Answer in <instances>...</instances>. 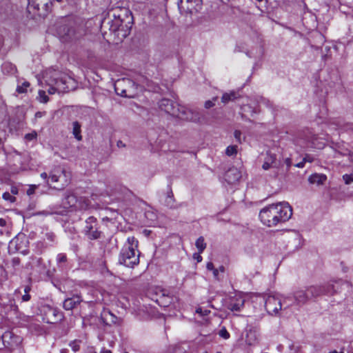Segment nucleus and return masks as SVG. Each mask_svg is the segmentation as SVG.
Segmentation results:
<instances>
[{
    "instance_id": "15",
    "label": "nucleus",
    "mask_w": 353,
    "mask_h": 353,
    "mask_svg": "<svg viewBox=\"0 0 353 353\" xmlns=\"http://www.w3.org/2000/svg\"><path fill=\"white\" fill-rule=\"evenodd\" d=\"M26 268L36 274H41L46 271V265L41 257L32 256L26 264Z\"/></svg>"
},
{
    "instance_id": "28",
    "label": "nucleus",
    "mask_w": 353,
    "mask_h": 353,
    "mask_svg": "<svg viewBox=\"0 0 353 353\" xmlns=\"http://www.w3.org/2000/svg\"><path fill=\"white\" fill-rule=\"evenodd\" d=\"M3 70H6L8 72L13 74L16 71V68L10 63H4L2 65Z\"/></svg>"
},
{
    "instance_id": "9",
    "label": "nucleus",
    "mask_w": 353,
    "mask_h": 353,
    "mask_svg": "<svg viewBox=\"0 0 353 353\" xmlns=\"http://www.w3.org/2000/svg\"><path fill=\"white\" fill-rule=\"evenodd\" d=\"M318 137L316 135L311 132L307 134H300L295 139V144L300 145L301 148H314L321 149L323 148L324 143L317 141Z\"/></svg>"
},
{
    "instance_id": "35",
    "label": "nucleus",
    "mask_w": 353,
    "mask_h": 353,
    "mask_svg": "<svg viewBox=\"0 0 353 353\" xmlns=\"http://www.w3.org/2000/svg\"><path fill=\"white\" fill-rule=\"evenodd\" d=\"M3 199L10 203H14L16 201V198L8 192L3 194Z\"/></svg>"
},
{
    "instance_id": "22",
    "label": "nucleus",
    "mask_w": 353,
    "mask_h": 353,
    "mask_svg": "<svg viewBox=\"0 0 353 353\" xmlns=\"http://www.w3.org/2000/svg\"><path fill=\"white\" fill-rule=\"evenodd\" d=\"M327 176L323 174H312L308 181L312 184L322 185L326 181Z\"/></svg>"
},
{
    "instance_id": "44",
    "label": "nucleus",
    "mask_w": 353,
    "mask_h": 353,
    "mask_svg": "<svg viewBox=\"0 0 353 353\" xmlns=\"http://www.w3.org/2000/svg\"><path fill=\"white\" fill-rule=\"evenodd\" d=\"M37 188V185H32L27 190V194L31 195L34 192L35 189Z\"/></svg>"
},
{
    "instance_id": "36",
    "label": "nucleus",
    "mask_w": 353,
    "mask_h": 353,
    "mask_svg": "<svg viewBox=\"0 0 353 353\" xmlns=\"http://www.w3.org/2000/svg\"><path fill=\"white\" fill-rule=\"evenodd\" d=\"M243 112H250L251 115H252L254 113H256V112L249 105H244L241 108Z\"/></svg>"
},
{
    "instance_id": "49",
    "label": "nucleus",
    "mask_w": 353,
    "mask_h": 353,
    "mask_svg": "<svg viewBox=\"0 0 353 353\" xmlns=\"http://www.w3.org/2000/svg\"><path fill=\"white\" fill-rule=\"evenodd\" d=\"M212 272H213V275H214V277L216 279V280H219V270L218 269H216L214 268V270H212Z\"/></svg>"
},
{
    "instance_id": "20",
    "label": "nucleus",
    "mask_w": 353,
    "mask_h": 353,
    "mask_svg": "<svg viewBox=\"0 0 353 353\" xmlns=\"http://www.w3.org/2000/svg\"><path fill=\"white\" fill-rule=\"evenodd\" d=\"M241 177V172L236 168L234 167L229 168L225 174V180L229 184H232L237 182Z\"/></svg>"
},
{
    "instance_id": "17",
    "label": "nucleus",
    "mask_w": 353,
    "mask_h": 353,
    "mask_svg": "<svg viewBox=\"0 0 353 353\" xmlns=\"http://www.w3.org/2000/svg\"><path fill=\"white\" fill-rule=\"evenodd\" d=\"M63 208L64 210L63 214L66 212L67 209L74 208V209H81L82 206L80 204L79 201L78 200L77 196L74 194H68L65 196L64 199L62 201Z\"/></svg>"
},
{
    "instance_id": "5",
    "label": "nucleus",
    "mask_w": 353,
    "mask_h": 353,
    "mask_svg": "<svg viewBox=\"0 0 353 353\" xmlns=\"http://www.w3.org/2000/svg\"><path fill=\"white\" fill-rule=\"evenodd\" d=\"M40 176L49 187L52 188V184L54 183L53 188L57 190L64 189L70 183L72 178L71 172L61 166L54 168L49 174L42 172Z\"/></svg>"
},
{
    "instance_id": "53",
    "label": "nucleus",
    "mask_w": 353,
    "mask_h": 353,
    "mask_svg": "<svg viewBox=\"0 0 353 353\" xmlns=\"http://www.w3.org/2000/svg\"><path fill=\"white\" fill-rule=\"evenodd\" d=\"M11 194H18V189L16 187H12L11 188Z\"/></svg>"
},
{
    "instance_id": "48",
    "label": "nucleus",
    "mask_w": 353,
    "mask_h": 353,
    "mask_svg": "<svg viewBox=\"0 0 353 353\" xmlns=\"http://www.w3.org/2000/svg\"><path fill=\"white\" fill-rule=\"evenodd\" d=\"M50 312L54 316H57V315L59 316V317H61V314H59V312L56 310V309H53V308H50Z\"/></svg>"
},
{
    "instance_id": "33",
    "label": "nucleus",
    "mask_w": 353,
    "mask_h": 353,
    "mask_svg": "<svg viewBox=\"0 0 353 353\" xmlns=\"http://www.w3.org/2000/svg\"><path fill=\"white\" fill-rule=\"evenodd\" d=\"M236 152L237 146L236 145H230L225 150V154L229 157L236 154Z\"/></svg>"
},
{
    "instance_id": "13",
    "label": "nucleus",
    "mask_w": 353,
    "mask_h": 353,
    "mask_svg": "<svg viewBox=\"0 0 353 353\" xmlns=\"http://www.w3.org/2000/svg\"><path fill=\"white\" fill-rule=\"evenodd\" d=\"M265 307L270 315H277L282 308L281 301L276 296H268L265 301Z\"/></svg>"
},
{
    "instance_id": "34",
    "label": "nucleus",
    "mask_w": 353,
    "mask_h": 353,
    "mask_svg": "<svg viewBox=\"0 0 353 353\" xmlns=\"http://www.w3.org/2000/svg\"><path fill=\"white\" fill-rule=\"evenodd\" d=\"M39 100L41 103H47L49 100L46 92L43 90L39 91Z\"/></svg>"
},
{
    "instance_id": "38",
    "label": "nucleus",
    "mask_w": 353,
    "mask_h": 353,
    "mask_svg": "<svg viewBox=\"0 0 353 353\" xmlns=\"http://www.w3.org/2000/svg\"><path fill=\"white\" fill-rule=\"evenodd\" d=\"M219 336L224 339H228L230 338V334L225 327H223L220 330Z\"/></svg>"
},
{
    "instance_id": "18",
    "label": "nucleus",
    "mask_w": 353,
    "mask_h": 353,
    "mask_svg": "<svg viewBox=\"0 0 353 353\" xmlns=\"http://www.w3.org/2000/svg\"><path fill=\"white\" fill-rule=\"evenodd\" d=\"M244 303V297L240 294H236L230 298L228 307L231 311L238 312L243 307Z\"/></svg>"
},
{
    "instance_id": "31",
    "label": "nucleus",
    "mask_w": 353,
    "mask_h": 353,
    "mask_svg": "<svg viewBox=\"0 0 353 353\" xmlns=\"http://www.w3.org/2000/svg\"><path fill=\"white\" fill-rule=\"evenodd\" d=\"M80 343H81V341L74 340V341L70 342L69 346L71 347V349L74 352H76L80 350Z\"/></svg>"
},
{
    "instance_id": "23",
    "label": "nucleus",
    "mask_w": 353,
    "mask_h": 353,
    "mask_svg": "<svg viewBox=\"0 0 353 353\" xmlns=\"http://www.w3.org/2000/svg\"><path fill=\"white\" fill-rule=\"evenodd\" d=\"M72 134L74 137V138L77 141H81L82 140V136H81V125L78 121H74L72 123Z\"/></svg>"
},
{
    "instance_id": "1",
    "label": "nucleus",
    "mask_w": 353,
    "mask_h": 353,
    "mask_svg": "<svg viewBox=\"0 0 353 353\" xmlns=\"http://www.w3.org/2000/svg\"><path fill=\"white\" fill-rule=\"evenodd\" d=\"M112 19H104L101 26L102 31L108 29L111 32L117 33V37L125 38L130 32L133 23L131 12L125 7H118L109 12Z\"/></svg>"
},
{
    "instance_id": "51",
    "label": "nucleus",
    "mask_w": 353,
    "mask_h": 353,
    "mask_svg": "<svg viewBox=\"0 0 353 353\" xmlns=\"http://www.w3.org/2000/svg\"><path fill=\"white\" fill-rule=\"evenodd\" d=\"M285 163L287 165V167L289 168L292 165V161L290 158H286L285 159Z\"/></svg>"
},
{
    "instance_id": "8",
    "label": "nucleus",
    "mask_w": 353,
    "mask_h": 353,
    "mask_svg": "<svg viewBox=\"0 0 353 353\" xmlns=\"http://www.w3.org/2000/svg\"><path fill=\"white\" fill-rule=\"evenodd\" d=\"M30 160L31 157L28 152L19 153L14 151L10 156V161H12V165L16 171L27 170Z\"/></svg>"
},
{
    "instance_id": "21",
    "label": "nucleus",
    "mask_w": 353,
    "mask_h": 353,
    "mask_svg": "<svg viewBox=\"0 0 353 353\" xmlns=\"http://www.w3.org/2000/svg\"><path fill=\"white\" fill-rule=\"evenodd\" d=\"M294 299L297 305L305 304L310 299L307 288L296 290L294 293Z\"/></svg>"
},
{
    "instance_id": "32",
    "label": "nucleus",
    "mask_w": 353,
    "mask_h": 353,
    "mask_svg": "<svg viewBox=\"0 0 353 353\" xmlns=\"http://www.w3.org/2000/svg\"><path fill=\"white\" fill-rule=\"evenodd\" d=\"M30 86V83L28 81H24L21 85H18L17 88V92L18 93H24L27 91V88Z\"/></svg>"
},
{
    "instance_id": "27",
    "label": "nucleus",
    "mask_w": 353,
    "mask_h": 353,
    "mask_svg": "<svg viewBox=\"0 0 353 353\" xmlns=\"http://www.w3.org/2000/svg\"><path fill=\"white\" fill-rule=\"evenodd\" d=\"M103 319L105 321H110L112 323H116L117 317L110 311H104L103 313Z\"/></svg>"
},
{
    "instance_id": "59",
    "label": "nucleus",
    "mask_w": 353,
    "mask_h": 353,
    "mask_svg": "<svg viewBox=\"0 0 353 353\" xmlns=\"http://www.w3.org/2000/svg\"><path fill=\"white\" fill-rule=\"evenodd\" d=\"M68 352H69V351H68V349H65V348H64V349H61V350H60V353H68Z\"/></svg>"
},
{
    "instance_id": "40",
    "label": "nucleus",
    "mask_w": 353,
    "mask_h": 353,
    "mask_svg": "<svg viewBox=\"0 0 353 353\" xmlns=\"http://www.w3.org/2000/svg\"><path fill=\"white\" fill-rule=\"evenodd\" d=\"M216 97L214 98L212 101H211V100L206 101L205 102L204 107L206 109H209V108L213 107L214 105V103L213 101H216Z\"/></svg>"
},
{
    "instance_id": "6",
    "label": "nucleus",
    "mask_w": 353,
    "mask_h": 353,
    "mask_svg": "<svg viewBox=\"0 0 353 353\" xmlns=\"http://www.w3.org/2000/svg\"><path fill=\"white\" fill-rule=\"evenodd\" d=\"M138 247V241L134 237H128L127 239V245L121 250L119 261L120 264H123L128 268H134L139 263V253L137 254L136 250ZM137 252H139L137 251Z\"/></svg>"
},
{
    "instance_id": "30",
    "label": "nucleus",
    "mask_w": 353,
    "mask_h": 353,
    "mask_svg": "<svg viewBox=\"0 0 353 353\" xmlns=\"http://www.w3.org/2000/svg\"><path fill=\"white\" fill-rule=\"evenodd\" d=\"M53 214H58L61 215H63V211H48V210H42L39 211L36 213L37 215H43V216H48Z\"/></svg>"
},
{
    "instance_id": "46",
    "label": "nucleus",
    "mask_w": 353,
    "mask_h": 353,
    "mask_svg": "<svg viewBox=\"0 0 353 353\" xmlns=\"http://www.w3.org/2000/svg\"><path fill=\"white\" fill-rule=\"evenodd\" d=\"M30 298L31 296L29 294L25 293V294L22 296V300L25 302L30 301Z\"/></svg>"
},
{
    "instance_id": "60",
    "label": "nucleus",
    "mask_w": 353,
    "mask_h": 353,
    "mask_svg": "<svg viewBox=\"0 0 353 353\" xmlns=\"http://www.w3.org/2000/svg\"><path fill=\"white\" fill-rule=\"evenodd\" d=\"M13 262H14V264H19V259H13Z\"/></svg>"
},
{
    "instance_id": "4",
    "label": "nucleus",
    "mask_w": 353,
    "mask_h": 353,
    "mask_svg": "<svg viewBox=\"0 0 353 353\" xmlns=\"http://www.w3.org/2000/svg\"><path fill=\"white\" fill-rule=\"evenodd\" d=\"M46 82L49 85L48 92L50 94L55 92H65L70 90L69 84L72 79L65 74L53 70L48 71L45 76Z\"/></svg>"
},
{
    "instance_id": "62",
    "label": "nucleus",
    "mask_w": 353,
    "mask_h": 353,
    "mask_svg": "<svg viewBox=\"0 0 353 353\" xmlns=\"http://www.w3.org/2000/svg\"><path fill=\"white\" fill-rule=\"evenodd\" d=\"M58 2H61L63 0H56Z\"/></svg>"
},
{
    "instance_id": "7",
    "label": "nucleus",
    "mask_w": 353,
    "mask_h": 353,
    "mask_svg": "<svg viewBox=\"0 0 353 353\" xmlns=\"http://www.w3.org/2000/svg\"><path fill=\"white\" fill-rule=\"evenodd\" d=\"M52 0H28L27 10L32 17H44L51 11Z\"/></svg>"
},
{
    "instance_id": "45",
    "label": "nucleus",
    "mask_w": 353,
    "mask_h": 353,
    "mask_svg": "<svg viewBox=\"0 0 353 353\" xmlns=\"http://www.w3.org/2000/svg\"><path fill=\"white\" fill-rule=\"evenodd\" d=\"M201 253H199L198 251V253H194L193 255V258L196 260L197 262H201L202 261V256H201Z\"/></svg>"
},
{
    "instance_id": "52",
    "label": "nucleus",
    "mask_w": 353,
    "mask_h": 353,
    "mask_svg": "<svg viewBox=\"0 0 353 353\" xmlns=\"http://www.w3.org/2000/svg\"><path fill=\"white\" fill-rule=\"evenodd\" d=\"M305 163L303 160L301 162L295 164L294 166L297 167V168H303L305 166Z\"/></svg>"
},
{
    "instance_id": "47",
    "label": "nucleus",
    "mask_w": 353,
    "mask_h": 353,
    "mask_svg": "<svg viewBox=\"0 0 353 353\" xmlns=\"http://www.w3.org/2000/svg\"><path fill=\"white\" fill-rule=\"evenodd\" d=\"M206 268L208 270L212 271L214 270V264L212 262H208L206 265Z\"/></svg>"
},
{
    "instance_id": "16",
    "label": "nucleus",
    "mask_w": 353,
    "mask_h": 353,
    "mask_svg": "<svg viewBox=\"0 0 353 353\" xmlns=\"http://www.w3.org/2000/svg\"><path fill=\"white\" fill-rule=\"evenodd\" d=\"M57 33L63 41L69 39L77 38L75 35L74 29L68 23H61L57 28Z\"/></svg>"
},
{
    "instance_id": "55",
    "label": "nucleus",
    "mask_w": 353,
    "mask_h": 353,
    "mask_svg": "<svg viewBox=\"0 0 353 353\" xmlns=\"http://www.w3.org/2000/svg\"><path fill=\"white\" fill-rule=\"evenodd\" d=\"M6 225V221L4 219H0V226L3 227Z\"/></svg>"
},
{
    "instance_id": "29",
    "label": "nucleus",
    "mask_w": 353,
    "mask_h": 353,
    "mask_svg": "<svg viewBox=\"0 0 353 353\" xmlns=\"http://www.w3.org/2000/svg\"><path fill=\"white\" fill-rule=\"evenodd\" d=\"M342 179L345 185H350L353 183V171L350 174H343Z\"/></svg>"
},
{
    "instance_id": "58",
    "label": "nucleus",
    "mask_w": 353,
    "mask_h": 353,
    "mask_svg": "<svg viewBox=\"0 0 353 353\" xmlns=\"http://www.w3.org/2000/svg\"><path fill=\"white\" fill-rule=\"evenodd\" d=\"M218 270H219V272H223L225 271V268H224L223 265H221V266H220V267L219 268V269H218Z\"/></svg>"
},
{
    "instance_id": "42",
    "label": "nucleus",
    "mask_w": 353,
    "mask_h": 353,
    "mask_svg": "<svg viewBox=\"0 0 353 353\" xmlns=\"http://www.w3.org/2000/svg\"><path fill=\"white\" fill-rule=\"evenodd\" d=\"M196 313L201 314V316H206L210 313V311L208 310H203L201 307H199L196 310Z\"/></svg>"
},
{
    "instance_id": "19",
    "label": "nucleus",
    "mask_w": 353,
    "mask_h": 353,
    "mask_svg": "<svg viewBox=\"0 0 353 353\" xmlns=\"http://www.w3.org/2000/svg\"><path fill=\"white\" fill-rule=\"evenodd\" d=\"M82 301V297L79 294H75L65 299L63 301V307L66 310H72L77 307Z\"/></svg>"
},
{
    "instance_id": "43",
    "label": "nucleus",
    "mask_w": 353,
    "mask_h": 353,
    "mask_svg": "<svg viewBox=\"0 0 353 353\" xmlns=\"http://www.w3.org/2000/svg\"><path fill=\"white\" fill-rule=\"evenodd\" d=\"M303 159L305 163H306V162L312 163V162L314 161V158L311 154H307L305 155V157H303Z\"/></svg>"
},
{
    "instance_id": "11",
    "label": "nucleus",
    "mask_w": 353,
    "mask_h": 353,
    "mask_svg": "<svg viewBox=\"0 0 353 353\" xmlns=\"http://www.w3.org/2000/svg\"><path fill=\"white\" fill-rule=\"evenodd\" d=\"M83 231L90 240H96L101 237V232L99 230L97 220L94 216H90L85 220Z\"/></svg>"
},
{
    "instance_id": "63",
    "label": "nucleus",
    "mask_w": 353,
    "mask_h": 353,
    "mask_svg": "<svg viewBox=\"0 0 353 353\" xmlns=\"http://www.w3.org/2000/svg\"><path fill=\"white\" fill-rule=\"evenodd\" d=\"M89 353H96V352H89Z\"/></svg>"
},
{
    "instance_id": "56",
    "label": "nucleus",
    "mask_w": 353,
    "mask_h": 353,
    "mask_svg": "<svg viewBox=\"0 0 353 353\" xmlns=\"http://www.w3.org/2000/svg\"><path fill=\"white\" fill-rule=\"evenodd\" d=\"M100 353H112V352L110 350H107L105 348H103Z\"/></svg>"
},
{
    "instance_id": "37",
    "label": "nucleus",
    "mask_w": 353,
    "mask_h": 353,
    "mask_svg": "<svg viewBox=\"0 0 353 353\" xmlns=\"http://www.w3.org/2000/svg\"><path fill=\"white\" fill-rule=\"evenodd\" d=\"M57 261L58 263H64L67 261V256L65 254H59L57 256Z\"/></svg>"
},
{
    "instance_id": "10",
    "label": "nucleus",
    "mask_w": 353,
    "mask_h": 353,
    "mask_svg": "<svg viewBox=\"0 0 353 353\" xmlns=\"http://www.w3.org/2000/svg\"><path fill=\"white\" fill-rule=\"evenodd\" d=\"M134 83L128 79L118 80L114 84V90L118 95L131 98L135 94Z\"/></svg>"
},
{
    "instance_id": "14",
    "label": "nucleus",
    "mask_w": 353,
    "mask_h": 353,
    "mask_svg": "<svg viewBox=\"0 0 353 353\" xmlns=\"http://www.w3.org/2000/svg\"><path fill=\"white\" fill-rule=\"evenodd\" d=\"M177 5L181 12L192 13L201 8V0H178Z\"/></svg>"
},
{
    "instance_id": "26",
    "label": "nucleus",
    "mask_w": 353,
    "mask_h": 353,
    "mask_svg": "<svg viewBox=\"0 0 353 353\" xmlns=\"http://www.w3.org/2000/svg\"><path fill=\"white\" fill-rule=\"evenodd\" d=\"M174 202H175V201H174V199L173 196L172 192L170 190L168 192V196L165 200V203L168 207H169L170 208H175Z\"/></svg>"
},
{
    "instance_id": "41",
    "label": "nucleus",
    "mask_w": 353,
    "mask_h": 353,
    "mask_svg": "<svg viewBox=\"0 0 353 353\" xmlns=\"http://www.w3.org/2000/svg\"><path fill=\"white\" fill-rule=\"evenodd\" d=\"M234 136L239 143H241V132L240 130H236L234 132Z\"/></svg>"
},
{
    "instance_id": "39",
    "label": "nucleus",
    "mask_w": 353,
    "mask_h": 353,
    "mask_svg": "<svg viewBox=\"0 0 353 353\" xmlns=\"http://www.w3.org/2000/svg\"><path fill=\"white\" fill-rule=\"evenodd\" d=\"M37 137V132L35 131H33L30 133L26 134L25 135V139L27 141H32V140L36 139Z\"/></svg>"
},
{
    "instance_id": "2",
    "label": "nucleus",
    "mask_w": 353,
    "mask_h": 353,
    "mask_svg": "<svg viewBox=\"0 0 353 353\" xmlns=\"http://www.w3.org/2000/svg\"><path fill=\"white\" fill-rule=\"evenodd\" d=\"M292 215V208L288 202L269 205L261 210L259 219L268 227H274L288 221Z\"/></svg>"
},
{
    "instance_id": "12",
    "label": "nucleus",
    "mask_w": 353,
    "mask_h": 353,
    "mask_svg": "<svg viewBox=\"0 0 353 353\" xmlns=\"http://www.w3.org/2000/svg\"><path fill=\"white\" fill-rule=\"evenodd\" d=\"M339 283L328 284L326 286H310L307 288L310 297H316L321 294L332 295L338 290Z\"/></svg>"
},
{
    "instance_id": "64",
    "label": "nucleus",
    "mask_w": 353,
    "mask_h": 353,
    "mask_svg": "<svg viewBox=\"0 0 353 353\" xmlns=\"http://www.w3.org/2000/svg\"><path fill=\"white\" fill-rule=\"evenodd\" d=\"M216 353H221V352H216Z\"/></svg>"
},
{
    "instance_id": "61",
    "label": "nucleus",
    "mask_w": 353,
    "mask_h": 353,
    "mask_svg": "<svg viewBox=\"0 0 353 353\" xmlns=\"http://www.w3.org/2000/svg\"><path fill=\"white\" fill-rule=\"evenodd\" d=\"M329 353H343V352H338L336 350L331 351Z\"/></svg>"
},
{
    "instance_id": "50",
    "label": "nucleus",
    "mask_w": 353,
    "mask_h": 353,
    "mask_svg": "<svg viewBox=\"0 0 353 353\" xmlns=\"http://www.w3.org/2000/svg\"><path fill=\"white\" fill-rule=\"evenodd\" d=\"M270 166H271V163L266 161V162H264V163L262 165V168L266 170H268L270 168Z\"/></svg>"
},
{
    "instance_id": "24",
    "label": "nucleus",
    "mask_w": 353,
    "mask_h": 353,
    "mask_svg": "<svg viewBox=\"0 0 353 353\" xmlns=\"http://www.w3.org/2000/svg\"><path fill=\"white\" fill-rule=\"evenodd\" d=\"M239 97L236 92L232 91L229 93H224L221 97V101L224 103H227L230 101H234Z\"/></svg>"
},
{
    "instance_id": "25",
    "label": "nucleus",
    "mask_w": 353,
    "mask_h": 353,
    "mask_svg": "<svg viewBox=\"0 0 353 353\" xmlns=\"http://www.w3.org/2000/svg\"><path fill=\"white\" fill-rule=\"evenodd\" d=\"M195 245L199 253H202L206 248V243L205 242L204 238L203 236L199 237L196 241Z\"/></svg>"
},
{
    "instance_id": "54",
    "label": "nucleus",
    "mask_w": 353,
    "mask_h": 353,
    "mask_svg": "<svg viewBox=\"0 0 353 353\" xmlns=\"http://www.w3.org/2000/svg\"><path fill=\"white\" fill-rule=\"evenodd\" d=\"M30 290H31V288L30 285H26L24 288V292L26 294H29Z\"/></svg>"
},
{
    "instance_id": "57",
    "label": "nucleus",
    "mask_w": 353,
    "mask_h": 353,
    "mask_svg": "<svg viewBox=\"0 0 353 353\" xmlns=\"http://www.w3.org/2000/svg\"><path fill=\"white\" fill-rule=\"evenodd\" d=\"M117 146L118 147H125V144L121 141H119L117 142Z\"/></svg>"
},
{
    "instance_id": "3",
    "label": "nucleus",
    "mask_w": 353,
    "mask_h": 353,
    "mask_svg": "<svg viewBox=\"0 0 353 353\" xmlns=\"http://www.w3.org/2000/svg\"><path fill=\"white\" fill-rule=\"evenodd\" d=\"M159 106L161 110L182 120L198 122L200 119L197 112L181 106L168 99H161L159 103Z\"/></svg>"
}]
</instances>
